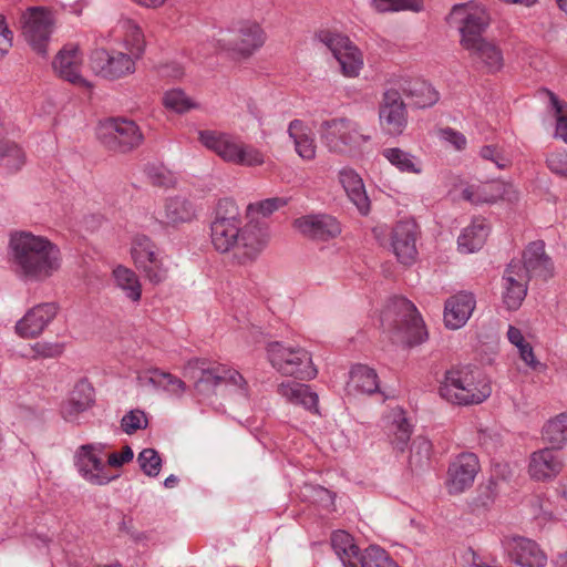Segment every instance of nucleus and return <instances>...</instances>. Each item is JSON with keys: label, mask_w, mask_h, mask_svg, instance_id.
<instances>
[{"label": "nucleus", "mask_w": 567, "mask_h": 567, "mask_svg": "<svg viewBox=\"0 0 567 567\" xmlns=\"http://www.w3.org/2000/svg\"><path fill=\"white\" fill-rule=\"evenodd\" d=\"M269 239L267 229L257 223L243 225L238 206L231 200L218 204L210 225V243L219 252H231L238 262L257 258Z\"/></svg>", "instance_id": "1"}, {"label": "nucleus", "mask_w": 567, "mask_h": 567, "mask_svg": "<svg viewBox=\"0 0 567 567\" xmlns=\"http://www.w3.org/2000/svg\"><path fill=\"white\" fill-rule=\"evenodd\" d=\"M8 259L13 274L25 282H41L61 267V254L55 244L31 231H14L9 237Z\"/></svg>", "instance_id": "2"}, {"label": "nucleus", "mask_w": 567, "mask_h": 567, "mask_svg": "<svg viewBox=\"0 0 567 567\" xmlns=\"http://www.w3.org/2000/svg\"><path fill=\"white\" fill-rule=\"evenodd\" d=\"M267 41V33L261 23L245 19L235 22L228 29L212 27L202 41L206 53L226 52L234 58L248 59Z\"/></svg>", "instance_id": "3"}, {"label": "nucleus", "mask_w": 567, "mask_h": 567, "mask_svg": "<svg viewBox=\"0 0 567 567\" xmlns=\"http://www.w3.org/2000/svg\"><path fill=\"white\" fill-rule=\"evenodd\" d=\"M183 374L195 381L194 385L199 394H209L218 385L225 384L236 400L246 401L249 396V386L244 377L224 364H210L202 359H193L184 365Z\"/></svg>", "instance_id": "4"}, {"label": "nucleus", "mask_w": 567, "mask_h": 567, "mask_svg": "<svg viewBox=\"0 0 567 567\" xmlns=\"http://www.w3.org/2000/svg\"><path fill=\"white\" fill-rule=\"evenodd\" d=\"M441 398L458 405L480 404L492 393L488 380L477 369L463 367L445 373L439 389Z\"/></svg>", "instance_id": "5"}, {"label": "nucleus", "mask_w": 567, "mask_h": 567, "mask_svg": "<svg viewBox=\"0 0 567 567\" xmlns=\"http://www.w3.org/2000/svg\"><path fill=\"white\" fill-rule=\"evenodd\" d=\"M198 140L226 163L256 167L266 162V156L259 148L226 132L203 130L198 132Z\"/></svg>", "instance_id": "6"}, {"label": "nucleus", "mask_w": 567, "mask_h": 567, "mask_svg": "<svg viewBox=\"0 0 567 567\" xmlns=\"http://www.w3.org/2000/svg\"><path fill=\"white\" fill-rule=\"evenodd\" d=\"M319 135L330 152L343 155L357 154L371 138L357 122L346 117L323 121Z\"/></svg>", "instance_id": "7"}, {"label": "nucleus", "mask_w": 567, "mask_h": 567, "mask_svg": "<svg viewBox=\"0 0 567 567\" xmlns=\"http://www.w3.org/2000/svg\"><path fill=\"white\" fill-rule=\"evenodd\" d=\"M383 320L393 327L398 341L415 346L427 338L424 322L416 307L406 298H393L386 307Z\"/></svg>", "instance_id": "8"}, {"label": "nucleus", "mask_w": 567, "mask_h": 567, "mask_svg": "<svg viewBox=\"0 0 567 567\" xmlns=\"http://www.w3.org/2000/svg\"><path fill=\"white\" fill-rule=\"evenodd\" d=\"M270 364L284 375L301 380H311L317 375L309 352L300 347H292L282 342H270L267 347Z\"/></svg>", "instance_id": "9"}, {"label": "nucleus", "mask_w": 567, "mask_h": 567, "mask_svg": "<svg viewBox=\"0 0 567 567\" xmlns=\"http://www.w3.org/2000/svg\"><path fill=\"white\" fill-rule=\"evenodd\" d=\"M446 21L458 30L460 43L464 47L483 37L489 25L491 17L483 4L468 1L453 6Z\"/></svg>", "instance_id": "10"}, {"label": "nucleus", "mask_w": 567, "mask_h": 567, "mask_svg": "<svg viewBox=\"0 0 567 567\" xmlns=\"http://www.w3.org/2000/svg\"><path fill=\"white\" fill-rule=\"evenodd\" d=\"M316 39L332 53L344 76H359L364 65L363 54L348 37L330 30H320L316 33Z\"/></svg>", "instance_id": "11"}, {"label": "nucleus", "mask_w": 567, "mask_h": 567, "mask_svg": "<svg viewBox=\"0 0 567 567\" xmlns=\"http://www.w3.org/2000/svg\"><path fill=\"white\" fill-rule=\"evenodd\" d=\"M97 136L105 147L120 153L130 152L144 141L137 124L127 118H110L101 123Z\"/></svg>", "instance_id": "12"}, {"label": "nucleus", "mask_w": 567, "mask_h": 567, "mask_svg": "<svg viewBox=\"0 0 567 567\" xmlns=\"http://www.w3.org/2000/svg\"><path fill=\"white\" fill-rule=\"evenodd\" d=\"M54 25V16L45 8H29L22 16V35L32 50L42 56L48 54Z\"/></svg>", "instance_id": "13"}, {"label": "nucleus", "mask_w": 567, "mask_h": 567, "mask_svg": "<svg viewBox=\"0 0 567 567\" xmlns=\"http://www.w3.org/2000/svg\"><path fill=\"white\" fill-rule=\"evenodd\" d=\"M103 450L102 444H86L80 446L75 453L79 474L87 483L96 486L106 485L118 476L104 463Z\"/></svg>", "instance_id": "14"}, {"label": "nucleus", "mask_w": 567, "mask_h": 567, "mask_svg": "<svg viewBox=\"0 0 567 567\" xmlns=\"http://www.w3.org/2000/svg\"><path fill=\"white\" fill-rule=\"evenodd\" d=\"M135 61L128 53L97 49L90 56V66L96 75L117 80L135 72Z\"/></svg>", "instance_id": "15"}, {"label": "nucleus", "mask_w": 567, "mask_h": 567, "mask_svg": "<svg viewBox=\"0 0 567 567\" xmlns=\"http://www.w3.org/2000/svg\"><path fill=\"white\" fill-rule=\"evenodd\" d=\"M502 546L509 558L520 567H544L547 563L546 554L533 539L517 535L505 536Z\"/></svg>", "instance_id": "16"}, {"label": "nucleus", "mask_w": 567, "mask_h": 567, "mask_svg": "<svg viewBox=\"0 0 567 567\" xmlns=\"http://www.w3.org/2000/svg\"><path fill=\"white\" fill-rule=\"evenodd\" d=\"M480 471V462L473 453L457 455L449 465L445 481L450 494H461L468 489Z\"/></svg>", "instance_id": "17"}, {"label": "nucleus", "mask_w": 567, "mask_h": 567, "mask_svg": "<svg viewBox=\"0 0 567 567\" xmlns=\"http://www.w3.org/2000/svg\"><path fill=\"white\" fill-rule=\"evenodd\" d=\"M528 276L522 261L513 260L506 267L502 279V299L508 310H517L527 295Z\"/></svg>", "instance_id": "18"}, {"label": "nucleus", "mask_w": 567, "mask_h": 567, "mask_svg": "<svg viewBox=\"0 0 567 567\" xmlns=\"http://www.w3.org/2000/svg\"><path fill=\"white\" fill-rule=\"evenodd\" d=\"M59 311L55 302H44L32 307L16 323V332L25 339L39 337L54 320Z\"/></svg>", "instance_id": "19"}, {"label": "nucleus", "mask_w": 567, "mask_h": 567, "mask_svg": "<svg viewBox=\"0 0 567 567\" xmlns=\"http://www.w3.org/2000/svg\"><path fill=\"white\" fill-rule=\"evenodd\" d=\"M379 117L388 134L396 136L403 133L408 124V113L398 91L389 90L384 93Z\"/></svg>", "instance_id": "20"}, {"label": "nucleus", "mask_w": 567, "mask_h": 567, "mask_svg": "<svg viewBox=\"0 0 567 567\" xmlns=\"http://www.w3.org/2000/svg\"><path fill=\"white\" fill-rule=\"evenodd\" d=\"M293 227L301 235L318 241H327L341 234L339 221L326 214L301 216L293 221Z\"/></svg>", "instance_id": "21"}, {"label": "nucleus", "mask_w": 567, "mask_h": 567, "mask_svg": "<svg viewBox=\"0 0 567 567\" xmlns=\"http://www.w3.org/2000/svg\"><path fill=\"white\" fill-rule=\"evenodd\" d=\"M83 55L75 44L64 45L55 55L52 66L62 79L79 86L90 87V83L81 75Z\"/></svg>", "instance_id": "22"}, {"label": "nucleus", "mask_w": 567, "mask_h": 567, "mask_svg": "<svg viewBox=\"0 0 567 567\" xmlns=\"http://www.w3.org/2000/svg\"><path fill=\"white\" fill-rule=\"evenodd\" d=\"M564 467L561 454L554 449H542L529 457L528 474L535 481H549L556 477Z\"/></svg>", "instance_id": "23"}, {"label": "nucleus", "mask_w": 567, "mask_h": 567, "mask_svg": "<svg viewBox=\"0 0 567 567\" xmlns=\"http://www.w3.org/2000/svg\"><path fill=\"white\" fill-rule=\"evenodd\" d=\"M522 266L527 272L528 280L530 278L548 280L555 274L554 264L546 255L543 241H534L526 247L523 254Z\"/></svg>", "instance_id": "24"}, {"label": "nucleus", "mask_w": 567, "mask_h": 567, "mask_svg": "<svg viewBox=\"0 0 567 567\" xmlns=\"http://www.w3.org/2000/svg\"><path fill=\"white\" fill-rule=\"evenodd\" d=\"M416 225L405 220L395 225L392 231V249L400 262L410 265L416 258Z\"/></svg>", "instance_id": "25"}, {"label": "nucleus", "mask_w": 567, "mask_h": 567, "mask_svg": "<svg viewBox=\"0 0 567 567\" xmlns=\"http://www.w3.org/2000/svg\"><path fill=\"white\" fill-rule=\"evenodd\" d=\"M475 306V298L470 292H460L449 298L444 308L446 327L454 330L462 328L472 316Z\"/></svg>", "instance_id": "26"}, {"label": "nucleus", "mask_w": 567, "mask_h": 567, "mask_svg": "<svg viewBox=\"0 0 567 567\" xmlns=\"http://www.w3.org/2000/svg\"><path fill=\"white\" fill-rule=\"evenodd\" d=\"M462 48L470 53L475 62L482 64L488 72H497L503 68L504 59L501 49L496 43L484 37Z\"/></svg>", "instance_id": "27"}, {"label": "nucleus", "mask_w": 567, "mask_h": 567, "mask_svg": "<svg viewBox=\"0 0 567 567\" xmlns=\"http://www.w3.org/2000/svg\"><path fill=\"white\" fill-rule=\"evenodd\" d=\"M197 209L194 203L183 195L168 197L164 204V221L176 227L190 223L196 218Z\"/></svg>", "instance_id": "28"}, {"label": "nucleus", "mask_w": 567, "mask_h": 567, "mask_svg": "<svg viewBox=\"0 0 567 567\" xmlns=\"http://www.w3.org/2000/svg\"><path fill=\"white\" fill-rule=\"evenodd\" d=\"M339 179L347 196L360 214L367 215L370 212V199L359 174L351 168H343L339 173Z\"/></svg>", "instance_id": "29"}, {"label": "nucleus", "mask_w": 567, "mask_h": 567, "mask_svg": "<svg viewBox=\"0 0 567 567\" xmlns=\"http://www.w3.org/2000/svg\"><path fill=\"white\" fill-rule=\"evenodd\" d=\"M288 135L293 142L296 153L305 161L316 157L317 145L311 128L300 120H293L288 125Z\"/></svg>", "instance_id": "30"}, {"label": "nucleus", "mask_w": 567, "mask_h": 567, "mask_svg": "<svg viewBox=\"0 0 567 567\" xmlns=\"http://www.w3.org/2000/svg\"><path fill=\"white\" fill-rule=\"evenodd\" d=\"M347 393L355 395L373 394L379 390V379L377 372L364 364H357L350 371L349 381L347 383Z\"/></svg>", "instance_id": "31"}, {"label": "nucleus", "mask_w": 567, "mask_h": 567, "mask_svg": "<svg viewBox=\"0 0 567 567\" xmlns=\"http://www.w3.org/2000/svg\"><path fill=\"white\" fill-rule=\"evenodd\" d=\"M331 545L344 567H362L363 554L350 534L338 530L332 534Z\"/></svg>", "instance_id": "32"}, {"label": "nucleus", "mask_w": 567, "mask_h": 567, "mask_svg": "<svg viewBox=\"0 0 567 567\" xmlns=\"http://www.w3.org/2000/svg\"><path fill=\"white\" fill-rule=\"evenodd\" d=\"M115 32L122 37L123 44L128 51V54L140 59L145 50V38L140 25L128 19H121L115 27Z\"/></svg>", "instance_id": "33"}, {"label": "nucleus", "mask_w": 567, "mask_h": 567, "mask_svg": "<svg viewBox=\"0 0 567 567\" xmlns=\"http://www.w3.org/2000/svg\"><path fill=\"white\" fill-rule=\"evenodd\" d=\"M489 234V226L485 219L475 218L465 227L457 239L458 249L462 252L471 254L480 250Z\"/></svg>", "instance_id": "34"}, {"label": "nucleus", "mask_w": 567, "mask_h": 567, "mask_svg": "<svg viewBox=\"0 0 567 567\" xmlns=\"http://www.w3.org/2000/svg\"><path fill=\"white\" fill-rule=\"evenodd\" d=\"M278 393L292 404L302 405L310 411H317L318 394L311 391L309 385L286 381L278 385Z\"/></svg>", "instance_id": "35"}, {"label": "nucleus", "mask_w": 567, "mask_h": 567, "mask_svg": "<svg viewBox=\"0 0 567 567\" xmlns=\"http://www.w3.org/2000/svg\"><path fill=\"white\" fill-rule=\"evenodd\" d=\"M388 436L392 446L403 452L408 447L412 429L402 410H393L389 415Z\"/></svg>", "instance_id": "36"}, {"label": "nucleus", "mask_w": 567, "mask_h": 567, "mask_svg": "<svg viewBox=\"0 0 567 567\" xmlns=\"http://www.w3.org/2000/svg\"><path fill=\"white\" fill-rule=\"evenodd\" d=\"M112 279L115 287L118 288L128 300L133 302L141 300L142 284L134 270L117 265L112 271Z\"/></svg>", "instance_id": "37"}, {"label": "nucleus", "mask_w": 567, "mask_h": 567, "mask_svg": "<svg viewBox=\"0 0 567 567\" xmlns=\"http://www.w3.org/2000/svg\"><path fill=\"white\" fill-rule=\"evenodd\" d=\"M130 254L135 267L138 268L162 254V251L148 236L137 234L132 238Z\"/></svg>", "instance_id": "38"}, {"label": "nucleus", "mask_w": 567, "mask_h": 567, "mask_svg": "<svg viewBox=\"0 0 567 567\" xmlns=\"http://www.w3.org/2000/svg\"><path fill=\"white\" fill-rule=\"evenodd\" d=\"M383 157L401 173L421 174V162L409 152L398 147H389L382 151Z\"/></svg>", "instance_id": "39"}, {"label": "nucleus", "mask_w": 567, "mask_h": 567, "mask_svg": "<svg viewBox=\"0 0 567 567\" xmlns=\"http://www.w3.org/2000/svg\"><path fill=\"white\" fill-rule=\"evenodd\" d=\"M162 102L165 109L177 114H184L200 107V104L195 99L179 87L166 91Z\"/></svg>", "instance_id": "40"}, {"label": "nucleus", "mask_w": 567, "mask_h": 567, "mask_svg": "<svg viewBox=\"0 0 567 567\" xmlns=\"http://www.w3.org/2000/svg\"><path fill=\"white\" fill-rule=\"evenodd\" d=\"M507 339L513 344L519 354L520 360L532 370H538L542 365L534 354L533 347L526 341L520 329L508 326Z\"/></svg>", "instance_id": "41"}, {"label": "nucleus", "mask_w": 567, "mask_h": 567, "mask_svg": "<svg viewBox=\"0 0 567 567\" xmlns=\"http://www.w3.org/2000/svg\"><path fill=\"white\" fill-rule=\"evenodd\" d=\"M368 2L370 8L377 13L421 12L424 9L423 0H368Z\"/></svg>", "instance_id": "42"}, {"label": "nucleus", "mask_w": 567, "mask_h": 567, "mask_svg": "<svg viewBox=\"0 0 567 567\" xmlns=\"http://www.w3.org/2000/svg\"><path fill=\"white\" fill-rule=\"evenodd\" d=\"M3 123L0 121V161L13 169H19L24 163L23 151L10 140H7Z\"/></svg>", "instance_id": "43"}, {"label": "nucleus", "mask_w": 567, "mask_h": 567, "mask_svg": "<svg viewBox=\"0 0 567 567\" xmlns=\"http://www.w3.org/2000/svg\"><path fill=\"white\" fill-rule=\"evenodd\" d=\"M405 91L413 99L415 106L421 109L432 106L439 101V93L424 81L411 82Z\"/></svg>", "instance_id": "44"}, {"label": "nucleus", "mask_w": 567, "mask_h": 567, "mask_svg": "<svg viewBox=\"0 0 567 567\" xmlns=\"http://www.w3.org/2000/svg\"><path fill=\"white\" fill-rule=\"evenodd\" d=\"M462 197L472 204L495 203L497 200L496 182L466 186L462 190Z\"/></svg>", "instance_id": "45"}, {"label": "nucleus", "mask_w": 567, "mask_h": 567, "mask_svg": "<svg viewBox=\"0 0 567 567\" xmlns=\"http://www.w3.org/2000/svg\"><path fill=\"white\" fill-rule=\"evenodd\" d=\"M543 436L556 446L567 443V412L550 419L543 427Z\"/></svg>", "instance_id": "46"}, {"label": "nucleus", "mask_w": 567, "mask_h": 567, "mask_svg": "<svg viewBox=\"0 0 567 567\" xmlns=\"http://www.w3.org/2000/svg\"><path fill=\"white\" fill-rule=\"evenodd\" d=\"M546 94L556 120L554 136L567 144V103L550 91H546Z\"/></svg>", "instance_id": "47"}, {"label": "nucleus", "mask_w": 567, "mask_h": 567, "mask_svg": "<svg viewBox=\"0 0 567 567\" xmlns=\"http://www.w3.org/2000/svg\"><path fill=\"white\" fill-rule=\"evenodd\" d=\"M145 278L154 285H158L163 281H165L168 277V264L163 254H159L155 258L151 259L150 261H146L144 266H140L137 268Z\"/></svg>", "instance_id": "48"}, {"label": "nucleus", "mask_w": 567, "mask_h": 567, "mask_svg": "<svg viewBox=\"0 0 567 567\" xmlns=\"http://www.w3.org/2000/svg\"><path fill=\"white\" fill-rule=\"evenodd\" d=\"M362 567H400L399 564L379 546H370L363 553Z\"/></svg>", "instance_id": "49"}, {"label": "nucleus", "mask_w": 567, "mask_h": 567, "mask_svg": "<svg viewBox=\"0 0 567 567\" xmlns=\"http://www.w3.org/2000/svg\"><path fill=\"white\" fill-rule=\"evenodd\" d=\"M65 343L59 341H39L30 347L28 354L32 359H54L63 354Z\"/></svg>", "instance_id": "50"}, {"label": "nucleus", "mask_w": 567, "mask_h": 567, "mask_svg": "<svg viewBox=\"0 0 567 567\" xmlns=\"http://www.w3.org/2000/svg\"><path fill=\"white\" fill-rule=\"evenodd\" d=\"M141 470L147 476L155 477L159 474L162 458L154 449H144L137 456Z\"/></svg>", "instance_id": "51"}, {"label": "nucleus", "mask_w": 567, "mask_h": 567, "mask_svg": "<svg viewBox=\"0 0 567 567\" xmlns=\"http://www.w3.org/2000/svg\"><path fill=\"white\" fill-rule=\"evenodd\" d=\"M151 182L161 187L169 188L177 182L176 175L164 166H153L147 172Z\"/></svg>", "instance_id": "52"}, {"label": "nucleus", "mask_w": 567, "mask_h": 567, "mask_svg": "<svg viewBox=\"0 0 567 567\" xmlns=\"http://www.w3.org/2000/svg\"><path fill=\"white\" fill-rule=\"evenodd\" d=\"M121 426L125 433L132 434L147 426V417L143 411L132 410L122 417Z\"/></svg>", "instance_id": "53"}, {"label": "nucleus", "mask_w": 567, "mask_h": 567, "mask_svg": "<svg viewBox=\"0 0 567 567\" xmlns=\"http://www.w3.org/2000/svg\"><path fill=\"white\" fill-rule=\"evenodd\" d=\"M437 137L442 143L453 147L455 151H463L467 144L465 135L451 127L440 128Z\"/></svg>", "instance_id": "54"}, {"label": "nucleus", "mask_w": 567, "mask_h": 567, "mask_svg": "<svg viewBox=\"0 0 567 567\" xmlns=\"http://www.w3.org/2000/svg\"><path fill=\"white\" fill-rule=\"evenodd\" d=\"M480 154L484 159L493 162L501 169H504L511 165V158L505 155L497 146H483Z\"/></svg>", "instance_id": "55"}, {"label": "nucleus", "mask_w": 567, "mask_h": 567, "mask_svg": "<svg viewBox=\"0 0 567 567\" xmlns=\"http://www.w3.org/2000/svg\"><path fill=\"white\" fill-rule=\"evenodd\" d=\"M161 383L159 389L176 396L183 395L186 391V384L182 379L165 371H162Z\"/></svg>", "instance_id": "56"}, {"label": "nucleus", "mask_w": 567, "mask_h": 567, "mask_svg": "<svg viewBox=\"0 0 567 567\" xmlns=\"http://www.w3.org/2000/svg\"><path fill=\"white\" fill-rule=\"evenodd\" d=\"M547 166L556 175L567 178V152L555 151L547 156Z\"/></svg>", "instance_id": "57"}, {"label": "nucleus", "mask_w": 567, "mask_h": 567, "mask_svg": "<svg viewBox=\"0 0 567 567\" xmlns=\"http://www.w3.org/2000/svg\"><path fill=\"white\" fill-rule=\"evenodd\" d=\"M162 370L150 369L137 373L136 381L142 388L159 389Z\"/></svg>", "instance_id": "58"}, {"label": "nucleus", "mask_w": 567, "mask_h": 567, "mask_svg": "<svg viewBox=\"0 0 567 567\" xmlns=\"http://www.w3.org/2000/svg\"><path fill=\"white\" fill-rule=\"evenodd\" d=\"M287 204V200L280 197H272L267 198L265 200L258 202L256 204H251L249 208L257 210L258 213L262 215H270L275 210L279 209L280 207L285 206Z\"/></svg>", "instance_id": "59"}, {"label": "nucleus", "mask_w": 567, "mask_h": 567, "mask_svg": "<svg viewBox=\"0 0 567 567\" xmlns=\"http://www.w3.org/2000/svg\"><path fill=\"white\" fill-rule=\"evenodd\" d=\"M497 187V200L503 199L511 204L519 200V190L511 183L496 182Z\"/></svg>", "instance_id": "60"}, {"label": "nucleus", "mask_w": 567, "mask_h": 567, "mask_svg": "<svg viewBox=\"0 0 567 567\" xmlns=\"http://www.w3.org/2000/svg\"><path fill=\"white\" fill-rule=\"evenodd\" d=\"M13 33L8 28L6 18L0 14V59L4 56V54L12 47Z\"/></svg>", "instance_id": "61"}, {"label": "nucleus", "mask_w": 567, "mask_h": 567, "mask_svg": "<svg viewBox=\"0 0 567 567\" xmlns=\"http://www.w3.org/2000/svg\"><path fill=\"white\" fill-rule=\"evenodd\" d=\"M134 454L130 446H124L121 452L111 453L107 457V466L121 467L132 461Z\"/></svg>", "instance_id": "62"}, {"label": "nucleus", "mask_w": 567, "mask_h": 567, "mask_svg": "<svg viewBox=\"0 0 567 567\" xmlns=\"http://www.w3.org/2000/svg\"><path fill=\"white\" fill-rule=\"evenodd\" d=\"M90 399L86 401H76L74 398L62 406V415L65 420L72 421L73 416L87 408Z\"/></svg>", "instance_id": "63"}, {"label": "nucleus", "mask_w": 567, "mask_h": 567, "mask_svg": "<svg viewBox=\"0 0 567 567\" xmlns=\"http://www.w3.org/2000/svg\"><path fill=\"white\" fill-rule=\"evenodd\" d=\"M161 73L163 76L172 78V79H181L184 74V68L178 63L166 64L161 68Z\"/></svg>", "instance_id": "64"}]
</instances>
